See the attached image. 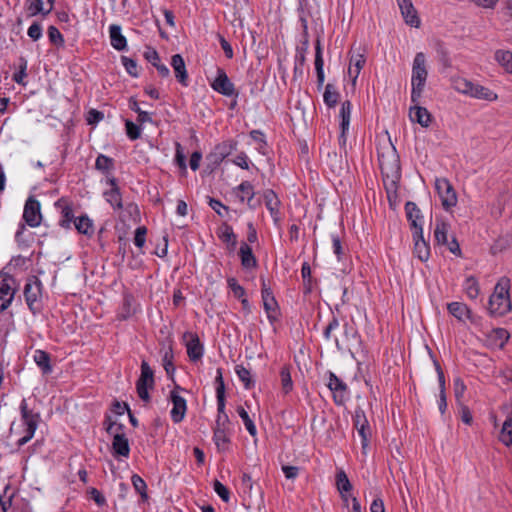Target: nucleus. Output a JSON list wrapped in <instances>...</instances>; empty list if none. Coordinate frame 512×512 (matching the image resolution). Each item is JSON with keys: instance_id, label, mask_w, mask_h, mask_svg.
Listing matches in <instances>:
<instances>
[{"instance_id": "52", "label": "nucleus", "mask_w": 512, "mask_h": 512, "mask_svg": "<svg viewBox=\"0 0 512 512\" xmlns=\"http://www.w3.org/2000/svg\"><path fill=\"white\" fill-rule=\"evenodd\" d=\"M132 484L137 492H139L142 497H147L146 495V488L147 485L145 481L139 476V475H133L131 478Z\"/></svg>"}, {"instance_id": "31", "label": "nucleus", "mask_w": 512, "mask_h": 512, "mask_svg": "<svg viewBox=\"0 0 512 512\" xmlns=\"http://www.w3.org/2000/svg\"><path fill=\"white\" fill-rule=\"evenodd\" d=\"M241 264L244 268L250 269L257 265L256 258L252 252V248L247 243H242L239 249Z\"/></svg>"}, {"instance_id": "34", "label": "nucleus", "mask_w": 512, "mask_h": 512, "mask_svg": "<svg viewBox=\"0 0 512 512\" xmlns=\"http://www.w3.org/2000/svg\"><path fill=\"white\" fill-rule=\"evenodd\" d=\"M496 62L501 65L506 72L512 74V52L509 50H497L494 54Z\"/></svg>"}, {"instance_id": "22", "label": "nucleus", "mask_w": 512, "mask_h": 512, "mask_svg": "<svg viewBox=\"0 0 512 512\" xmlns=\"http://www.w3.org/2000/svg\"><path fill=\"white\" fill-rule=\"evenodd\" d=\"M107 183L111 186L110 190L104 192L106 201L115 209L122 208V199L115 178L107 179Z\"/></svg>"}, {"instance_id": "25", "label": "nucleus", "mask_w": 512, "mask_h": 512, "mask_svg": "<svg viewBox=\"0 0 512 512\" xmlns=\"http://www.w3.org/2000/svg\"><path fill=\"white\" fill-rule=\"evenodd\" d=\"M450 224L443 219H436L434 239L439 245L448 244Z\"/></svg>"}, {"instance_id": "21", "label": "nucleus", "mask_w": 512, "mask_h": 512, "mask_svg": "<svg viewBox=\"0 0 512 512\" xmlns=\"http://www.w3.org/2000/svg\"><path fill=\"white\" fill-rule=\"evenodd\" d=\"M53 0H27L26 8L30 16L47 14L52 10Z\"/></svg>"}, {"instance_id": "15", "label": "nucleus", "mask_w": 512, "mask_h": 512, "mask_svg": "<svg viewBox=\"0 0 512 512\" xmlns=\"http://www.w3.org/2000/svg\"><path fill=\"white\" fill-rule=\"evenodd\" d=\"M188 357L191 361H198L203 356V345L195 333L187 332L184 334Z\"/></svg>"}, {"instance_id": "30", "label": "nucleus", "mask_w": 512, "mask_h": 512, "mask_svg": "<svg viewBox=\"0 0 512 512\" xmlns=\"http://www.w3.org/2000/svg\"><path fill=\"white\" fill-rule=\"evenodd\" d=\"M405 210L407 214V218L411 224L413 232H417L418 228H422V224L420 223L422 216L419 208L413 202H407L405 205Z\"/></svg>"}, {"instance_id": "8", "label": "nucleus", "mask_w": 512, "mask_h": 512, "mask_svg": "<svg viewBox=\"0 0 512 512\" xmlns=\"http://www.w3.org/2000/svg\"><path fill=\"white\" fill-rule=\"evenodd\" d=\"M261 294L263 307L267 314V318L271 323H273L278 319L279 316L278 304L271 289L268 287L264 279H262Z\"/></svg>"}, {"instance_id": "42", "label": "nucleus", "mask_w": 512, "mask_h": 512, "mask_svg": "<svg viewBox=\"0 0 512 512\" xmlns=\"http://www.w3.org/2000/svg\"><path fill=\"white\" fill-rule=\"evenodd\" d=\"M220 239L225 242L230 250H234L236 246V236L231 227L225 226L219 235Z\"/></svg>"}, {"instance_id": "37", "label": "nucleus", "mask_w": 512, "mask_h": 512, "mask_svg": "<svg viewBox=\"0 0 512 512\" xmlns=\"http://www.w3.org/2000/svg\"><path fill=\"white\" fill-rule=\"evenodd\" d=\"M452 87L459 93L469 96L473 82L460 76L453 77Z\"/></svg>"}, {"instance_id": "12", "label": "nucleus", "mask_w": 512, "mask_h": 512, "mask_svg": "<svg viewBox=\"0 0 512 512\" xmlns=\"http://www.w3.org/2000/svg\"><path fill=\"white\" fill-rule=\"evenodd\" d=\"M212 88L224 95V96H232L235 94V87L231 80L228 78L227 74L223 69L217 70V76L211 84Z\"/></svg>"}, {"instance_id": "14", "label": "nucleus", "mask_w": 512, "mask_h": 512, "mask_svg": "<svg viewBox=\"0 0 512 512\" xmlns=\"http://www.w3.org/2000/svg\"><path fill=\"white\" fill-rule=\"evenodd\" d=\"M170 400L173 405L170 411L171 418L175 423H179L183 420L186 413V400L179 395L177 389L171 391Z\"/></svg>"}, {"instance_id": "4", "label": "nucleus", "mask_w": 512, "mask_h": 512, "mask_svg": "<svg viewBox=\"0 0 512 512\" xmlns=\"http://www.w3.org/2000/svg\"><path fill=\"white\" fill-rule=\"evenodd\" d=\"M106 431L113 436L112 448L115 455L128 457L130 453L129 442L124 433L121 432L122 426L112 422L110 419L106 420Z\"/></svg>"}, {"instance_id": "1", "label": "nucleus", "mask_w": 512, "mask_h": 512, "mask_svg": "<svg viewBox=\"0 0 512 512\" xmlns=\"http://www.w3.org/2000/svg\"><path fill=\"white\" fill-rule=\"evenodd\" d=\"M36 428L37 416L23 408L22 417L11 424L9 439L11 443L21 447L32 439Z\"/></svg>"}, {"instance_id": "59", "label": "nucleus", "mask_w": 512, "mask_h": 512, "mask_svg": "<svg viewBox=\"0 0 512 512\" xmlns=\"http://www.w3.org/2000/svg\"><path fill=\"white\" fill-rule=\"evenodd\" d=\"M249 162V158L244 152H241L232 160L233 164L242 169H249Z\"/></svg>"}, {"instance_id": "47", "label": "nucleus", "mask_w": 512, "mask_h": 512, "mask_svg": "<svg viewBox=\"0 0 512 512\" xmlns=\"http://www.w3.org/2000/svg\"><path fill=\"white\" fill-rule=\"evenodd\" d=\"M234 149L235 143H233L232 141H225L216 146V153L219 155L220 160H223Z\"/></svg>"}, {"instance_id": "7", "label": "nucleus", "mask_w": 512, "mask_h": 512, "mask_svg": "<svg viewBox=\"0 0 512 512\" xmlns=\"http://www.w3.org/2000/svg\"><path fill=\"white\" fill-rule=\"evenodd\" d=\"M435 188L441 199V203L444 209L449 210L451 207L456 205V193L446 178H437L435 180Z\"/></svg>"}, {"instance_id": "60", "label": "nucleus", "mask_w": 512, "mask_h": 512, "mask_svg": "<svg viewBox=\"0 0 512 512\" xmlns=\"http://www.w3.org/2000/svg\"><path fill=\"white\" fill-rule=\"evenodd\" d=\"M351 112H352V104L350 101H345L341 105L340 109V119L350 121L351 120Z\"/></svg>"}, {"instance_id": "11", "label": "nucleus", "mask_w": 512, "mask_h": 512, "mask_svg": "<svg viewBox=\"0 0 512 512\" xmlns=\"http://www.w3.org/2000/svg\"><path fill=\"white\" fill-rule=\"evenodd\" d=\"M15 281L8 276L0 275V312L7 309L15 294Z\"/></svg>"}, {"instance_id": "32", "label": "nucleus", "mask_w": 512, "mask_h": 512, "mask_svg": "<svg viewBox=\"0 0 512 512\" xmlns=\"http://www.w3.org/2000/svg\"><path fill=\"white\" fill-rule=\"evenodd\" d=\"M499 440L506 446L512 445V406L507 413L506 419L502 425Z\"/></svg>"}, {"instance_id": "44", "label": "nucleus", "mask_w": 512, "mask_h": 512, "mask_svg": "<svg viewBox=\"0 0 512 512\" xmlns=\"http://www.w3.org/2000/svg\"><path fill=\"white\" fill-rule=\"evenodd\" d=\"M237 413L240 416V418L242 419V421L244 422V425H245L247 431L249 432V434L251 436H255L257 433V429H256V426L254 425L253 421L249 417L247 411L243 407L240 406L237 408Z\"/></svg>"}, {"instance_id": "24", "label": "nucleus", "mask_w": 512, "mask_h": 512, "mask_svg": "<svg viewBox=\"0 0 512 512\" xmlns=\"http://www.w3.org/2000/svg\"><path fill=\"white\" fill-rule=\"evenodd\" d=\"M264 201L265 206L269 210L271 217L273 218L274 222L277 223L280 220V201L277 195L272 190H267L264 192Z\"/></svg>"}, {"instance_id": "40", "label": "nucleus", "mask_w": 512, "mask_h": 512, "mask_svg": "<svg viewBox=\"0 0 512 512\" xmlns=\"http://www.w3.org/2000/svg\"><path fill=\"white\" fill-rule=\"evenodd\" d=\"M280 380L282 391L287 394L293 389V381L291 378L290 368L288 366L282 367L280 370Z\"/></svg>"}, {"instance_id": "63", "label": "nucleus", "mask_w": 512, "mask_h": 512, "mask_svg": "<svg viewBox=\"0 0 512 512\" xmlns=\"http://www.w3.org/2000/svg\"><path fill=\"white\" fill-rule=\"evenodd\" d=\"M48 37H49L50 41L54 44H59L62 42V35H61L60 31L54 26L49 27Z\"/></svg>"}, {"instance_id": "58", "label": "nucleus", "mask_w": 512, "mask_h": 512, "mask_svg": "<svg viewBox=\"0 0 512 512\" xmlns=\"http://www.w3.org/2000/svg\"><path fill=\"white\" fill-rule=\"evenodd\" d=\"M28 36L34 40L37 41L42 36V27L39 23H33L27 31Z\"/></svg>"}, {"instance_id": "38", "label": "nucleus", "mask_w": 512, "mask_h": 512, "mask_svg": "<svg viewBox=\"0 0 512 512\" xmlns=\"http://www.w3.org/2000/svg\"><path fill=\"white\" fill-rule=\"evenodd\" d=\"M490 338H491L493 346L498 347V348H503L509 339V334L505 329L498 328V329H494L491 332Z\"/></svg>"}, {"instance_id": "55", "label": "nucleus", "mask_w": 512, "mask_h": 512, "mask_svg": "<svg viewBox=\"0 0 512 512\" xmlns=\"http://www.w3.org/2000/svg\"><path fill=\"white\" fill-rule=\"evenodd\" d=\"M227 283H228V287L231 289V291L233 292L235 297H237V298L244 297L245 290L241 285H239V283L237 282V280L235 278H229L227 280Z\"/></svg>"}, {"instance_id": "5", "label": "nucleus", "mask_w": 512, "mask_h": 512, "mask_svg": "<svg viewBox=\"0 0 512 512\" xmlns=\"http://www.w3.org/2000/svg\"><path fill=\"white\" fill-rule=\"evenodd\" d=\"M24 296L27 305L33 312L39 310L42 297V285L37 277L32 276L27 279L24 286Z\"/></svg>"}, {"instance_id": "35", "label": "nucleus", "mask_w": 512, "mask_h": 512, "mask_svg": "<svg viewBox=\"0 0 512 512\" xmlns=\"http://www.w3.org/2000/svg\"><path fill=\"white\" fill-rule=\"evenodd\" d=\"M324 61L322 57V49L320 41L318 40L315 47V69L317 73V80L320 85L324 83Z\"/></svg>"}, {"instance_id": "17", "label": "nucleus", "mask_w": 512, "mask_h": 512, "mask_svg": "<svg viewBox=\"0 0 512 512\" xmlns=\"http://www.w3.org/2000/svg\"><path fill=\"white\" fill-rule=\"evenodd\" d=\"M414 254L421 261H427L430 256V249L423 238V228H418L417 232H413Z\"/></svg>"}, {"instance_id": "54", "label": "nucleus", "mask_w": 512, "mask_h": 512, "mask_svg": "<svg viewBox=\"0 0 512 512\" xmlns=\"http://www.w3.org/2000/svg\"><path fill=\"white\" fill-rule=\"evenodd\" d=\"M125 126L127 135L131 140H136L140 137L141 130L138 125H136L132 121L127 120Z\"/></svg>"}, {"instance_id": "50", "label": "nucleus", "mask_w": 512, "mask_h": 512, "mask_svg": "<svg viewBox=\"0 0 512 512\" xmlns=\"http://www.w3.org/2000/svg\"><path fill=\"white\" fill-rule=\"evenodd\" d=\"M172 360H173L172 350L170 348H168L164 352L163 357H162L163 367L168 374L174 372V370H175Z\"/></svg>"}, {"instance_id": "57", "label": "nucleus", "mask_w": 512, "mask_h": 512, "mask_svg": "<svg viewBox=\"0 0 512 512\" xmlns=\"http://www.w3.org/2000/svg\"><path fill=\"white\" fill-rule=\"evenodd\" d=\"M175 161L181 169L186 170V158L180 143H176Z\"/></svg>"}, {"instance_id": "51", "label": "nucleus", "mask_w": 512, "mask_h": 512, "mask_svg": "<svg viewBox=\"0 0 512 512\" xmlns=\"http://www.w3.org/2000/svg\"><path fill=\"white\" fill-rule=\"evenodd\" d=\"M122 64L124 65L126 71L131 75L136 77L138 75V67L136 61L130 59L126 56L121 57Z\"/></svg>"}, {"instance_id": "41", "label": "nucleus", "mask_w": 512, "mask_h": 512, "mask_svg": "<svg viewBox=\"0 0 512 512\" xmlns=\"http://www.w3.org/2000/svg\"><path fill=\"white\" fill-rule=\"evenodd\" d=\"M339 98V93L335 89V87L332 84H327L325 87V92L323 95V100L325 104L329 107H334Z\"/></svg>"}, {"instance_id": "36", "label": "nucleus", "mask_w": 512, "mask_h": 512, "mask_svg": "<svg viewBox=\"0 0 512 512\" xmlns=\"http://www.w3.org/2000/svg\"><path fill=\"white\" fill-rule=\"evenodd\" d=\"M33 359L44 374L51 372L49 355L45 351L36 350L33 354Z\"/></svg>"}, {"instance_id": "39", "label": "nucleus", "mask_w": 512, "mask_h": 512, "mask_svg": "<svg viewBox=\"0 0 512 512\" xmlns=\"http://www.w3.org/2000/svg\"><path fill=\"white\" fill-rule=\"evenodd\" d=\"M235 372L246 389H251L254 386L251 373L247 368L242 365H237L235 367Z\"/></svg>"}, {"instance_id": "6", "label": "nucleus", "mask_w": 512, "mask_h": 512, "mask_svg": "<svg viewBox=\"0 0 512 512\" xmlns=\"http://www.w3.org/2000/svg\"><path fill=\"white\" fill-rule=\"evenodd\" d=\"M154 385V373L149 364L146 361L141 363V374L136 383V389L138 396L143 401L150 399L148 389Z\"/></svg>"}, {"instance_id": "20", "label": "nucleus", "mask_w": 512, "mask_h": 512, "mask_svg": "<svg viewBox=\"0 0 512 512\" xmlns=\"http://www.w3.org/2000/svg\"><path fill=\"white\" fill-rule=\"evenodd\" d=\"M398 5L406 24L416 28L419 27L420 19L412 2L410 0H405V2H400Z\"/></svg>"}, {"instance_id": "29", "label": "nucleus", "mask_w": 512, "mask_h": 512, "mask_svg": "<svg viewBox=\"0 0 512 512\" xmlns=\"http://www.w3.org/2000/svg\"><path fill=\"white\" fill-rule=\"evenodd\" d=\"M145 59L150 62L158 71L159 75L162 77H168L170 71L168 67L162 63H160V57L156 50L152 48H148L144 53Z\"/></svg>"}, {"instance_id": "53", "label": "nucleus", "mask_w": 512, "mask_h": 512, "mask_svg": "<svg viewBox=\"0 0 512 512\" xmlns=\"http://www.w3.org/2000/svg\"><path fill=\"white\" fill-rule=\"evenodd\" d=\"M95 166L98 170L106 171L113 166V161L105 155H99L96 159Z\"/></svg>"}, {"instance_id": "56", "label": "nucleus", "mask_w": 512, "mask_h": 512, "mask_svg": "<svg viewBox=\"0 0 512 512\" xmlns=\"http://www.w3.org/2000/svg\"><path fill=\"white\" fill-rule=\"evenodd\" d=\"M146 233H147V229L143 226L141 227H138L135 231V236H134V244L139 247V248H142L145 244V241H146Z\"/></svg>"}, {"instance_id": "19", "label": "nucleus", "mask_w": 512, "mask_h": 512, "mask_svg": "<svg viewBox=\"0 0 512 512\" xmlns=\"http://www.w3.org/2000/svg\"><path fill=\"white\" fill-rule=\"evenodd\" d=\"M414 104L409 111L411 121L420 124L422 127H428L432 120L431 114L426 108L419 106V102Z\"/></svg>"}, {"instance_id": "33", "label": "nucleus", "mask_w": 512, "mask_h": 512, "mask_svg": "<svg viewBox=\"0 0 512 512\" xmlns=\"http://www.w3.org/2000/svg\"><path fill=\"white\" fill-rule=\"evenodd\" d=\"M235 194L242 203L246 201L249 204L254 197V189L252 184L248 181H243L235 189Z\"/></svg>"}, {"instance_id": "16", "label": "nucleus", "mask_w": 512, "mask_h": 512, "mask_svg": "<svg viewBox=\"0 0 512 512\" xmlns=\"http://www.w3.org/2000/svg\"><path fill=\"white\" fill-rule=\"evenodd\" d=\"M73 222L74 227L79 233L91 236L94 233L93 221L88 216L73 217L66 210V225Z\"/></svg>"}, {"instance_id": "10", "label": "nucleus", "mask_w": 512, "mask_h": 512, "mask_svg": "<svg viewBox=\"0 0 512 512\" xmlns=\"http://www.w3.org/2000/svg\"><path fill=\"white\" fill-rule=\"evenodd\" d=\"M327 386L333 394L334 402L337 405H343L348 399L347 385L334 373L330 372Z\"/></svg>"}, {"instance_id": "61", "label": "nucleus", "mask_w": 512, "mask_h": 512, "mask_svg": "<svg viewBox=\"0 0 512 512\" xmlns=\"http://www.w3.org/2000/svg\"><path fill=\"white\" fill-rule=\"evenodd\" d=\"M453 385H454L455 397L459 401L463 397V395H464V392L466 390V386H465L464 382L460 378L454 379Z\"/></svg>"}, {"instance_id": "49", "label": "nucleus", "mask_w": 512, "mask_h": 512, "mask_svg": "<svg viewBox=\"0 0 512 512\" xmlns=\"http://www.w3.org/2000/svg\"><path fill=\"white\" fill-rule=\"evenodd\" d=\"M213 487H214V491L224 502H229L230 493H229L228 489L220 481L215 480L213 483Z\"/></svg>"}, {"instance_id": "46", "label": "nucleus", "mask_w": 512, "mask_h": 512, "mask_svg": "<svg viewBox=\"0 0 512 512\" xmlns=\"http://www.w3.org/2000/svg\"><path fill=\"white\" fill-rule=\"evenodd\" d=\"M213 439L219 449H224L229 441L224 429L220 427L215 428Z\"/></svg>"}, {"instance_id": "2", "label": "nucleus", "mask_w": 512, "mask_h": 512, "mask_svg": "<svg viewBox=\"0 0 512 512\" xmlns=\"http://www.w3.org/2000/svg\"><path fill=\"white\" fill-rule=\"evenodd\" d=\"M428 71L426 67V56L423 52H418L413 60L411 75V100L418 103L424 90Z\"/></svg>"}, {"instance_id": "13", "label": "nucleus", "mask_w": 512, "mask_h": 512, "mask_svg": "<svg viewBox=\"0 0 512 512\" xmlns=\"http://www.w3.org/2000/svg\"><path fill=\"white\" fill-rule=\"evenodd\" d=\"M23 219L31 227H36L40 224V204L37 200L29 198L26 201L23 211Z\"/></svg>"}, {"instance_id": "64", "label": "nucleus", "mask_w": 512, "mask_h": 512, "mask_svg": "<svg viewBox=\"0 0 512 512\" xmlns=\"http://www.w3.org/2000/svg\"><path fill=\"white\" fill-rule=\"evenodd\" d=\"M282 471L287 479H295L299 474V468L296 466L283 465Z\"/></svg>"}, {"instance_id": "18", "label": "nucleus", "mask_w": 512, "mask_h": 512, "mask_svg": "<svg viewBox=\"0 0 512 512\" xmlns=\"http://www.w3.org/2000/svg\"><path fill=\"white\" fill-rule=\"evenodd\" d=\"M366 60L363 54L361 53H351L349 66H348V76L351 79L353 85L356 84L357 78L365 64Z\"/></svg>"}, {"instance_id": "28", "label": "nucleus", "mask_w": 512, "mask_h": 512, "mask_svg": "<svg viewBox=\"0 0 512 512\" xmlns=\"http://www.w3.org/2000/svg\"><path fill=\"white\" fill-rule=\"evenodd\" d=\"M448 311L459 321H466L471 318V312L468 306L463 302H451L447 306Z\"/></svg>"}, {"instance_id": "45", "label": "nucleus", "mask_w": 512, "mask_h": 512, "mask_svg": "<svg viewBox=\"0 0 512 512\" xmlns=\"http://www.w3.org/2000/svg\"><path fill=\"white\" fill-rule=\"evenodd\" d=\"M464 289L470 299H476L479 295V286L473 277H469L465 280Z\"/></svg>"}, {"instance_id": "23", "label": "nucleus", "mask_w": 512, "mask_h": 512, "mask_svg": "<svg viewBox=\"0 0 512 512\" xmlns=\"http://www.w3.org/2000/svg\"><path fill=\"white\" fill-rule=\"evenodd\" d=\"M171 66L174 69L175 77L184 86H187L188 74L183 57L175 54L171 58Z\"/></svg>"}, {"instance_id": "48", "label": "nucleus", "mask_w": 512, "mask_h": 512, "mask_svg": "<svg viewBox=\"0 0 512 512\" xmlns=\"http://www.w3.org/2000/svg\"><path fill=\"white\" fill-rule=\"evenodd\" d=\"M380 166L383 175H385L387 178H389V174L393 176V174L398 172V161L395 155H393V162L390 165H387L385 161L382 159L380 160Z\"/></svg>"}, {"instance_id": "27", "label": "nucleus", "mask_w": 512, "mask_h": 512, "mask_svg": "<svg viewBox=\"0 0 512 512\" xmlns=\"http://www.w3.org/2000/svg\"><path fill=\"white\" fill-rule=\"evenodd\" d=\"M469 97L486 100V101H495L498 96L495 92L490 90L489 88L482 86L480 84L474 83L472 84V89L470 91Z\"/></svg>"}, {"instance_id": "3", "label": "nucleus", "mask_w": 512, "mask_h": 512, "mask_svg": "<svg viewBox=\"0 0 512 512\" xmlns=\"http://www.w3.org/2000/svg\"><path fill=\"white\" fill-rule=\"evenodd\" d=\"M489 312L495 316H503L511 310L509 299V280L502 278L495 286L489 299Z\"/></svg>"}, {"instance_id": "9", "label": "nucleus", "mask_w": 512, "mask_h": 512, "mask_svg": "<svg viewBox=\"0 0 512 512\" xmlns=\"http://www.w3.org/2000/svg\"><path fill=\"white\" fill-rule=\"evenodd\" d=\"M353 420H354V426L357 429L359 436L361 437L362 450H363V453L365 454L366 450L368 448V445H369V438H370L371 432H370V427H369L368 420L365 416L364 411L361 409L355 410Z\"/></svg>"}, {"instance_id": "43", "label": "nucleus", "mask_w": 512, "mask_h": 512, "mask_svg": "<svg viewBox=\"0 0 512 512\" xmlns=\"http://www.w3.org/2000/svg\"><path fill=\"white\" fill-rule=\"evenodd\" d=\"M336 485L338 491L343 494L344 492H349L352 489V485L343 470L337 472L336 475Z\"/></svg>"}, {"instance_id": "26", "label": "nucleus", "mask_w": 512, "mask_h": 512, "mask_svg": "<svg viewBox=\"0 0 512 512\" xmlns=\"http://www.w3.org/2000/svg\"><path fill=\"white\" fill-rule=\"evenodd\" d=\"M109 35H110V41L111 45L114 49L118 51H122L127 46V41L125 36L121 32V27L116 24H112L109 27Z\"/></svg>"}, {"instance_id": "62", "label": "nucleus", "mask_w": 512, "mask_h": 512, "mask_svg": "<svg viewBox=\"0 0 512 512\" xmlns=\"http://www.w3.org/2000/svg\"><path fill=\"white\" fill-rule=\"evenodd\" d=\"M89 495L95 501L98 506H103L106 503L105 497L96 488H90L88 490Z\"/></svg>"}]
</instances>
